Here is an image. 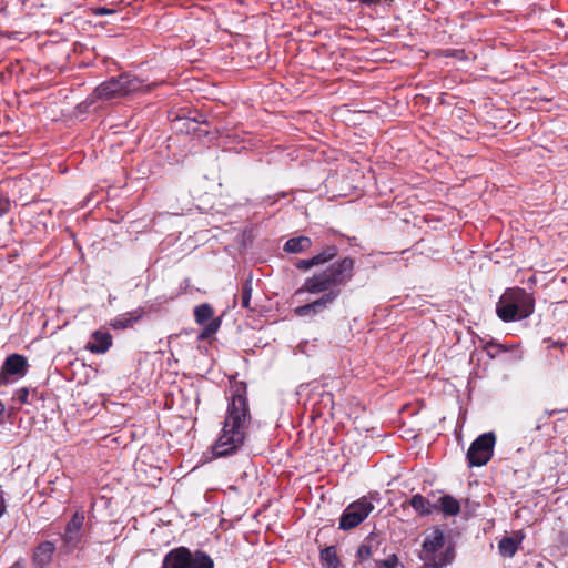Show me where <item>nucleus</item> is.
Segmentation results:
<instances>
[{"label": "nucleus", "instance_id": "nucleus-1", "mask_svg": "<svg viewBox=\"0 0 568 568\" xmlns=\"http://www.w3.org/2000/svg\"><path fill=\"white\" fill-rule=\"evenodd\" d=\"M354 265V260L346 256L331 264L325 271L306 278L296 291V295L304 292L323 294L317 300L294 308V314L310 320L322 315L338 298L342 292L341 287L353 277Z\"/></svg>", "mask_w": 568, "mask_h": 568}, {"label": "nucleus", "instance_id": "nucleus-2", "mask_svg": "<svg viewBox=\"0 0 568 568\" xmlns=\"http://www.w3.org/2000/svg\"><path fill=\"white\" fill-rule=\"evenodd\" d=\"M250 419L246 384L239 383L233 387L222 433L213 445L216 457L234 454L244 444Z\"/></svg>", "mask_w": 568, "mask_h": 568}, {"label": "nucleus", "instance_id": "nucleus-3", "mask_svg": "<svg viewBox=\"0 0 568 568\" xmlns=\"http://www.w3.org/2000/svg\"><path fill=\"white\" fill-rule=\"evenodd\" d=\"M535 311V298L521 287L507 288L496 304V314L505 323L528 318Z\"/></svg>", "mask_w": 568, "mask_h": 568}, {"label": "nucleus", "instance_id": "nucleus-4", "mask_svg": "<svg viewBox=\"0 0 568 568\" xmlns=\"http://www.w3.org/2000/svg\"><path fill=\"white\" fill-rule=\"evenodd\" d=\"M419 557L425 568H443L453 562L455 549L452 542L447 541L444 531L434 528L426 535Z\"/></svg>", "mask_w": 568, "mask_h": 568}, {"label": "nucleus", "instance_id": "nucleus-5", "mask_svg": "<svg viewBox=\"0 0 568 568\" xmlns=\"http://www.w3.org/2000/svg\"><path fill=\"white\" fill-rule=\"evenodd\" d=\"M150 89L151 85L144 84L138 77L123 73L98 85L92 93L91 102H93L94 99L108 101L123 98L132 93L150 91Z\"/></svg>", "mask_w": 568, "mask_h": 568}, {"label": "nucleus", "instance_id": "nucleus-6", "mask_svg": "<svg viewBox=\"0 0 568 568\" xmlns=\"http://www.w3.org/2000/svg\"><path fill=\"white\" fill-rule=\"evenodd\" d=\"M496 436L494 433H485L478 436L467 450L469 467H481L493 457Z\"/></svg>", "mask_w": 568, "mask_h": 568}, {"label": "nucleus", "instance_id": "nucleus-7", "mask_svg": "<svg viewBox=\"0 0 568 568\" xmlns=\"http://www.w3.org/2000/svg\"><path fill=\"white\" fill-rule=\"evenodd\" d=\"M374 510V505L366 498L362 497L349 504L339 518V528L349 530L363 523Z\"/></svg>", "mask_w": 568, "mask_h": 568}, {"label": "nucleus", "instance_id": "nucleus-8", "mask_svg": "<svg viewBox=\"0 0 568 568\" xmlns=\"http://www.w3.org/2000/svg\"><path fill=\"white\" fill-rule=\"evenodd\" d=\"M194 318L196 324L203 326L197 336L199 341H206L213 337L222 324L221 317H214V310L207 303L200 304L194 308Z\"/></svg>", "mask_w": 568, "mask_h": 568}, {"label": "nucleus", "instance_id": "nucleus-9", "mask_svg": "<svg viewBox=\"0 0 568 568\" xmlns=\"http://www.w3.org/2000/svg\"><path fill=\"white\" fill-rule=\"evenodd\" d=\"M28 361L23 355L11 354L7 356L0 368V386H6L23 377L28 372Z\"/></svg>", "mask_w": 568, "mask_h": 568}, {"label": "nucleus", "instance_id": "nucleus-10", "mask_svg": "<svg viewBox=\"0 0 568 568\" xmlns=\"http://www.w3.org/2000/svg\"><path fill=\"white\" fill-rule=\"evenodd\" d=\"M83 523L84 513L77 511L67 524L62 541L69 549H74L81 542Z\"/></svg>", "mask_w": 568, "mask_h": 568}, {"label": "nucleus", "instance_id": "nucleus-11", "mask_svg": "<svg viewBox=\"0 0 568 568\" xmlns=\"http://www.w3.org/2000/svg\"><path fill=\"white\" fill-rule=\"evenodd\" d=\"M92 342H88L85 349L92 354H104L112 346L113 338L108 331L98 329L92 334Z\"/></svg>", "mask_w": 568, "mask_h": 568}, {"label": "nucleus", "instance_id": "nucleus-12", "mask_svg": "<svg viewBox=\"0 0 568 568\" xmlns=\"http://www.w3.org/2000/svg\"><path fill=\"white\" fill-rule=\"evenodd\" d=\"M54 550L55 545L52 541L41 542L33 554V564L39 568L45 567L51 562Z\"/></svg>", "mask_w": 568, "mask_h": 568}, {"label": "nucleus", "instance_id": "nucleus-13", "mask_svg": "<svg viewBox=\"0 0 568 568\" xmlns=\"http://www.w3.org/2000/svg\"><path fill=\"white\" fill-rule=\"evenodd\" d=\"M312 240L308 236L300 235L286 241L283 251L291 254H300L312 247Z\"/></svg>", "mask_w": 568, "mask_h": 568}, {"label": "nucleus", "instance_id": "nucleus-14", "mask_svg": "<svg viewBox=\"0 0 568 568\" xmlns=\"http://www.w3.org/2000/svg\"><path fill=\"white\" fill-rule=\"evenodd\" d=\"M143 316V311L138 308L135 311L121 314L111 321L110 325L113 329H125L131 327Z\"/></svg>", "mask_w": 568, "mask_h": 568}, {"label": "nucleus", "instance_id": "nucleus-15", "mask_svg": "<svg viewBox=\"0 0 568 568\" xmlns=\"http://www.w3.org/2000/svg\"><path fill=\"white\" fill-rule=\"evenodd\" d=\"M434 509H439L445 516H456L460 511L459 501L450 495H444L433 504Z\"/></svg>", "mask_w": 568, "mask_h": 568}, {"label": "nucleus", "instance_id": "nucleus-16", "mask_svg": "<svg viewBox=\"0 0 568 568\" xmlns=\"http://www.w3.org/2000/svg\"><path fill=\"white\" fill-rule=\"evenodd\" d=\"M409 505L415 509V511L423 516L430 515L434 510L430 501L420 494L414 495L409 500Z\"/></svg>", "mask_w": 568, "mask_h": 568}, {"label": "nucleus", "instance_id": "nucleus-17", "mask_svg": "<svg viewBox=\"0 0 568 568\" xmlns=\"http://www.w3.org/2000/svg\"><path fill=\"white\" fill-rule=\"evenodd\" d=\"M338 250L335 245L326 246L322 252L313 256L315 266L326 264L337 256Z\"/></svg>", "mask_w": 568, "mask_h": 568}, {"label": "nucleus", "instance_id": "nucleus-18", "mask_svg": "<svg viewBox=\"0 0 568 568\" xmlns=\"http://www.w3.org/2000/svg\"><path fill=\"white\" fill-rule=\"evenodd\" d=\"M498 548L501 556L510 558L516 554L518 545L515 539L505 537L499 541Z\"/></svg>", "mask_w": 568, "mask_h": 568}, {"label": "nucleus", "instance_id": "nucleus-19", "mask_svg": "<svg viewBox=\"0 0 568 568\" xmlns=\"http://www.w3.org/2000/svg\"><path fill=\"white\" fill-rule=\"evenodd\" d=\"M322 560L328 566V568H337L338 558L337 551L334 546L326 547L321 551Z\"/></svg>", "mask_w": 568, "mask_h": 568}, {"label": "nucleus", "instance_id": "nucleus-20", "mask_svg": "<svg viewBox=\"0 0 568 568\" xmlns=\"http://www.w3.org/2000/svg\"><path fill=\"white\" fill-rule=\"evenodd\" d=\"M252 296V281L247 280L243 284L242 294H241V305L244 308H250V302Z\"/></svg>", "mask_w": 568, "mask_h": 568}, {"label": "nucleus", "instance_id": "nucleus-21", "mask_svg": "<svg viewBox=\"0 0 568 568\" xmlns=\"http://www.w3.org/2000/svg\"><path fill=\"white\" fill-rule=\"evenodd\" d=\"M372 556V545L371 541L365 540L357 550V557L361 560H366Z\"/></svg>", "mask_w": 568, "mask_h": 568}, {"label": "nucleus", "instance_id": "nucleus-22", "mask_svg": "<svg viewBox=\"0 0 568 568\" xmlns=\"http://www.w3.org/2000/svg\"><path fill=\"white\" fill-rule=\"evenodd\" d=\"M315 264L313 262V257L311 258H304V260H298L296 263H295V267L301 270V271H308L310 268L314 267Z\"/></svg>", "mask_w": 568, "mask_h": 568}, {"label": "nucleus", "instance_id": "nucleus-23", "mask_svg": "<svg viewBox=\"0 0 568 568\" xmlns=\"http://www.w3.org/2000/svg\"><path fill=\"white\" fill-rule=\"evenodd\" d=\"M14 398L20 402V404H28L29 403V388L22 387L18 389L14 394Z\"/></svg>", "mask_w": 568, "mask_h": 568}, {"label": "nucleus", "instance_id": "nucleus-24", "mask_svg": "<svg viewBox=\"0 0 568 568\" xmlns=\"http://www.w3.org/2000/svg\"><path fill=\"white\" fill-rule=\"evenodd\" d=\"M10 201L7 196L0 194V216L9 212L10 210Z\"/></svg>", "mask_w": 568, "mask_h": 568}, {"label": "nucleus", "instance_id": "nucleus-25", "mask_svg": "<svg viewBox=\"0 0 568 568\" xmlns=\"http://www.w3.org/2000/svg\"><path fill=\"white\" fill-rule=\"evenodd\" d=\"M7 511V505L4 499V491L2 486L0 485V517H2Z\"/></svg>", "mask_w": 568, "mask_h": 568}, {"label": "nucleus", "instance_id": "nucleus-26", "mask_svg": "<svg viewBox=\"0 0 568 568\" xmlns=\"http://www.w3.org/2000/svg\"><path fill=\"white\" fill-rule=\"evenodd\" d=\"M95 13L98 16H108V14L114 13V10L108 9L105 7H101V8L95 9Z\"/></svg>", "mask_w": 568, "mask_h": 568}, {"label": "nucleus", "instance_id": "nucleus-27", "mask_svg": "<svg viewBox=\"0 0 568 568\" xmlns=\"http://www.w3.org/2000/svg\"><path fill=\"white\" fill-rule=\"evenodd\" d=\"M560 412H568V409H545L544 412V416L546 418H550L552 417L554 415H556L557 413H560Z\"/></svg>", "mask_w": 568, "mask_h": 568}, {"label": "nucleus", "instance_id": "nucleus-28", "mask_svg": "<svg viewBox=\"0 0 568 568\" xmlns=\"http://www.w3.org/2000/svg\"><path fill=\"white\" fill-rule=\"evenodd\" d=\"M378 568H392V565L388 560H383L378 564Z\"/></svg>", "mask_w": 568, "mask_h": 568}, {"label": "nucleus", "instance_id": "nucleus-29", "mask_svg": "<svg viewBox=\"0 0 568 568\" xmlns=\"http://www.w3.org/2000/svg\"><path fill=\"white\" fill-rule=\"evenodd\" d=\"M540 422H541V418L538 419V423L536 425V430H539L541 428Z\"/></svg>", "mask_w": 568, "mask_h": 568}]
</instances>
